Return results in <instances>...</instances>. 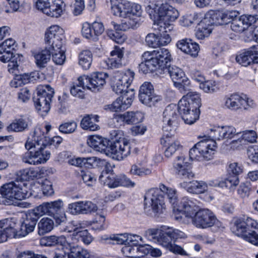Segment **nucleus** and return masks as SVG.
Listing matches in <instances>:
<instances>
[{
    "mask_svg": "<svg viewBox=\"0 0 258 258\" xmlns=\"http://www.w3.org/2000/svg\"><path fill=\"white\" fill-rule=\"evenodd\" d=\"M63 141V139L59 136H54L51 138L47 137L44 134L43 127L37 126L33 133V147L42 145V146L53 145L58 146Z\"/></svg>",
    "mask_w": 258,
    "mask_h": 258,
    "instance_id": "nucleus-28",
    "label": "nucleus"
},
{
    "mask_svg": "<svg viewBox=\"0 0 258 258\" xmlns=\"http://www.w3.org/2000/svg\"><path fill=\"white\" fill-rule=\"evenodd\" d=\"M36 90L38 98L35 104V109L40 116L44 117L50 110L54 90L49 85H39Z\"/></svg>",
    "mask_w": 258,
    "mask_h": 258,
    "instance_id": "nucleus-13",
    "label": "nucleus"
},
{
    "mask_svg": "<svg viewBox=\"0 0 258 258\" xmlns=\"http://www.w3.org/2000/svg\"><path fill=\"white\" fill-rule=\"evenodd\" d=\"M222 125H215L209 129L208 136H200V141L189 151V158L191 160L202 161L212 159L217 151L218 145L216 141H222L225 139H217L214 137L215 131L217 127Z\"/></svg>",
    "mask_w": 258,
    "mask_h": 258,
    "instance_id": "nucleus-6",
    "label": "nucleus"
},
{
    "mask_svg": "<svg viewBox=\"0 0 258 258\" xmlns=\"http://www.w3.org/2000/svg\"><path fill=\"white\" fill-rule=\"evenodd\" d=\"M201 19V15L199 14H186L180 18L179 22L181 26L188 27L193 24L199 23Z\"/></svg>",
    "mask_w": 258,
    "mask_h": 258,
    "instance_id": "nucleus-52",
    "label": "nucleus"
},
{
    "mask_svg": "<svg viewBox=\"0 0 258 258\" xmlns=\"http://www.w3.org/2000/svg\"><path fill=\"white\" fill-rule=\"evenodd\" d=\"M27 123L23 119L16 120L10 124L8 129L9 131H12L14 132H22L27 127Z\"/></svg>",
    "mask_w": 258,
    "mask_h": 258,
    "instance_id": "nucleus-61",
    "label": "nucleus"
},
{
    "mask_svg": "<svg viewBox=\"0 0 258 258\" xmlns=\"http://www.w3.org/2000/svg\"><path fill=\"white\" fill-rule=\"evenodd\" d=\"M124 53L123 47L114 46L110 53V57L103 60L101 62V67L104 69H107L120 68L122 64Z\"/></svg>",
    "mask_w": 258,
    "mask_h": 258,
    "instance_id": "nucleus-30",
    "label": "nucleus"
},
{
    "mask_svg": "<svg viewBox=\"0 0 258 258\" xmlns=\"http://www.w3.org/2000/svg\"><path fill=\"white\" fill-rule=\"evenodd\" d=\"M105 215L103 212L97 213L96 217L93 221L92 228L94 230L101 231L105 229Z\"/></svg>",
    "mask_w": 258,
    "mask_h": 258,
    "instance_id": "nucleus-59",
    "label": "nucleus"
},
{
    "mask_svg": "<svg viewBox=\"0 0 258 258\" xmlns=\"http://www.w3.org/2000/svg\"><path fill=\"white\" fill-rule=\"evenodd\" d=\"M140 250L142 256L145 254H150L153 257H159L162 254L161 250L158 248H155L148 244L140 245Z\"/></svg>",
    "mask_w": 258,
    "mask_h": 258,
    "instance_id": "nucleus-55",
    "label": "nucleus"
},
{
    "mask_svg": "<svg viewBox=\"0 0 258 258\" xmlns=\"http://www.w3.org/2000/svg\"><path fill=\"white\" fill-rule=\"evenodd\" d=\"M81 33L83 36L87 39L96 41V36H93V33L91 24L88 22L83 23Z\"/></svg>",
    "mask_w": 258,
    "mask_h": 258,
    "instance_id": "nucleus-62",
    "label": "nucleus"
},
{
    "mask_svg": "<svg viewBox=\"0 0 258 258\" xmlns=\"http://www.w3.org/2000/svg\"><path fill=\"white\" fill-rule=\"evenodd\" d=\"M46 170L44 168L33 171V196L40 198L42 194L50 196L54 194L51 182L45 178Z\"/></svg>",
    "mask_w": 258,
    "mask_h": 258,
    "instance_id": "nucleus-14",
    "label": "nucleus"
},
{
    "mask_svg": "<svg viewBox=\"0 0 258 258\" xmlns=\"http://www.w3.org/2000/svg\"><path fill=\"white\" fill-rule=\"evenodd\" d=\"M93 54L89 50H82L79 54V64L83 70H88L92 64Z\"/></svg>",
    "mask_w": 258,
    "mask_h": 258,
    "instance_id": "nucleus-47",
    "label": "nucleus"
},
{
    "mask_svg": "<svg viewBox=\"0 0 258 258\" xmlns=\"http://www.w3.org/2000/svg\"><path fill=\"white\" fill-rule=\"evenodd\" d=\"M69 238L63 235H50L42 237L39 242L42 246L58 247L59 251L55 252L53 258H97L88 249L69 242Z\"/></svg>",
    "mask_w": 258,
    "mask_h": 258,
    "instance_id": "nucleus-4",
    "label": "nucleus"
},
{
    "mask_svg": "<svg viewBox=\"0 0 258 258\" xmlns=\"http://www.w3.org/2000/svg\"><path fill=\"white\" fill-rule=\"evenodd\" d=\"M250 60L248 55L247 54L246 49L239 52L236 57V62L243 67L250 66L251 64Z\"/></svg>",
    "mask_w": 258,
    "mask_h": 258,
    "instance_id": "nucleus-64",
    "label": "nucleus"
},
{
    "mask_svg": "<svg viewBox=\"0 0 258 258\" xmlns=\"http://www.w3.org/2000/svg\"><path fill=\"white\" fill-rule=\"evenodd\" d=\"M34 56L36 65L39 68L45 67L51 58L49 50L45 46L44 49L36 52Z\"/></svg>",
    "mask_w": 258,
    "mask_h": 258,
    "instance_id": "nucleus-45",
    "label": "nucleus"
},
{
    "mask_svg": "<svg viewBox=\"0 0 258 258\" xmlns=\"http://www.w3.org/2000/svg\"><path fill=\"white\" fill-rule=\"evenodd\" d=\"M41 146L38 148L33 154V164H44L50 158L51 153L46 146Z\"/></svg>",
    "mask_w": 258,
    "mask_h": 258,
    "instance_id": "nucleus-42",
    "label": "nucleus"
},
{
    "mask_svg": "<svg viewBox=\"0 0 258 258\" xmlns=\"http://www.w3.org/2000/svg\"><path fill=\"white\" fill-rule=\"evenodd\" d=\"M63 1H37L36 7L48 16L59 17L64 9Z\"/></svg>",
    "mask_w": 258,
    "mask_h": 258,
    "instance_id": "nucleus-25",
    "label": "nucleus"
},
{
    "mask_svg": "<svg viewBox=\"0 0 258 258\" xmlns=\"http://www.w3.org/2000/svg\"><path fill=\"white\" fill-rule=\"evenodd\" d=\"M237 15V11H210L204 18L205 21L212 26L213 25H224L231 22Z\"/></svg>",
    "mask_w": 258,
    "mask_h": 258,
    "instance_id": "nucleus-24",
    "label": "nucleus"
},
{
    "mask_svg": "<svg viewBox=\"0 0 258 258\" xmlns=\"http://www.w3.org/2000/svg\"><path fill=\"white\" fill-rule=\"evenodd\" d=\"M158 189L160 192H162L164 195L171 204L173 207L174 218L178 221H181V215L183 213V207L181 203L183 198L181 200L179 205H178V194L176 189L167 186L163 183L159 184Z\"/></svg>",
    "mask_w": 258,
    "mask_h": 258,
    "instance_id": "nucleus-19",
    "label": "nucleus"
},
{
    "mask_svg": "<svg viewBox=\"0 0 258 258\" xmlns=\"http://www.w3.org/2000/svg\"><path fill=\"white\" fill-rule=\"evenodd\" d=\"M145 208L151 207L155 216H159L166 211L164 197L157 188L149 189L145 196Z\"/></svg>",
    "mask_w": 258,
    "mask_h": 258,
    "instance_id": "nucleus-15",
    "label": "nucleus"
},
{
    "mask_svg": "<svg viewBox=\"0 0 258 258\" xmlns=\"http://www.w3.org/2000/svg\"><path fill=\"white\" fill-rule=\"evenodd\" d=\"M160 143L164 148V155L167 158L171 157L182 148L180 143L174 139L172 133H163Z\"/></svg>",
    "mask_w": 258,
    "mask_h": 258,
    "instance_id": "nucleus-32",
    "label": "nucleus"
},
{
    "mask_svg": "<svg viewBox=\"0 0 258 258\" xmlns=\"http://www.w3.org/2000/svg\"><path fill=\"white\" fill-rule=\"evenodd\" d=\"M222 188H226L230 190H234L239 183V178L237 176L229 175L224 179H222Z\"/></svg>",
    "mask_w": 258,
    "mask_h": 258,
    "instance_id": "nucleus-57",
    "label": "nucleus"
},
{
    "mask_svg": "<svg viewBox=\"0 0 258 258\" xmlns=\"http://www.w3.org/2000/svg\"><path fill=\"white\" fill-rule=\"evenodd\" d=\"M9 218H6L0 221V243L6 242L9 238L14 236V230Z\"/></svg>",
    "mask_w": 258,
    "mask_h": 258,
    "instance_id": "nucleus-40",
    "label": "nucleus"
},
{
    "mask_svg": "<svg viewBox=\"0 0 258 258\" xmlns=\"http://www.w3.org/2000/svg\"><path fill=\"white\" fill-rule=\"evenodd\" d=\"M222 105L224 108L231 111L240 109L248 110L255 108L256 103L252 98L246 95H240L234 93L224 96Z\"/></svg>",
    "mask_w": 258,
    "mask_h": 258,
    "instance_id": "nucleus-12",
    "label": "nucleus"
},
{
    "mask_svg": "<svg viewBox=\"0 0 258 258\" xmlns=\"http://www.w3.org/2000/svg\"><path fill=\"white\" fill-rule=\"evenodd\" d=\"M121 251L124 256L129 258H138L142 256L141 251L140 250V246L138 247L126 243L121 248Z\"/></svg>",
    "mask_w": 258,
    "mask_h": 258,
    "instance_id": "nucleus-50",
    "label": "nucleus"
},
{
    "mask_svg": "<svg viewBox=\"0 0 258 258\" xmlns=\"http://www.w3.org/2000/svg\"><path fill=\"white\" fill-rule=\"evenodd\" d=\"M69 164L78 167H84L87 168H92L95 165L101 162H104V170L101 174H104V177H106V174L109 175L111 173H114L113 171L112 167L111 164L104 160L96 157H70L68 160Z\"/></svg>",
    "mask_w": 258,
    "mask_h": 258,
    "instance_id": "nucleus-16",
    "label": "nucleus"
},
{
    "mask_svg": "<svg viewBox=\"0 0 258 258\" xmlns=\"http://www.w3.org/2000/svg\"><path fill=\"white\" fill-rule=\"evenodd\" d=\"M239 14L237 11L236 16L231 21V29L236 32H243L258 20V15H243L239 17Z\"/></svg>",
    "mask_w": 258,
    "mask_h": 258,
    "instance_id": "nucleus-26",
    "label": "nucleus"
},
{
    "mask_svg": "<svg viewBox=\"0 0 258 258\" xmlns=\"http://www.w3.org/2000/svg\"><path fill=\"white\" fill-rule=\"evenodd\" d=\"M145 10L160 31L158 33L147 34L145 38L147 45L152 48L168 45L171 41L169 33L173 30L172 22L179 17L178 11L163 1H147Z\"/></svg>",
    "mask_w": 258,
    "mask_h": 258,
    "instance_id": "nucleus-1",
    "label": "nucleus"
},
{
    "mask_svg": "<svg viewBox=\"0 0 258 258\" xmlns=\"http://www.w3.org/2000/svg\"><path fill=\"white\" fill-rule=\"evenodd\" d=\"M168 73L174 83L175 86L180 91L185 90L190 85L189 79L185 76L183 71L175 66H169L168 68Z\"/></svg>",
    "mask_w": 258,
    "mask_h": 258,
    "instance_id": "nucleus-29",
    "label": "nucleus"
},
{
    "mask_svg": "<svg viewBox=\"0 0 258 258\" xmlns=\"http://www.w3.org/2000/svg\"><path fill=\"white\" fill-rule=\"evenodd\" d=\"M139 97L143 104L149 107L155 105L162 100V97L155 93L153 85L148 82L144 83L141 86Z\"/></svg>",
    "mask_w": 258,
    "mask_h": 258,
    "instance_id": "nucleus-23",
    "label": "nucleus"
},
{
    "mask_svg": "<svg viewBox=\"0 0 258 258\" xmlns=\"http://www.w3.org/2000/svg\"><path fill=\"white\" fill-rule=\"evenodd\" d=\"M82 214H89L96 212L97 207L96 204L90 201H79Z\"/></svg>",
    "mask_w": 258,
    "mask_h": 258,
    "instance_id": "nucleus-54",
    "label": "nucleus"
},
{
    "mask_svg": "<svg viewBox=\"0 0 258 258\" xmlns=\"http://www.w3.org/2000/svg\"><path fill=\"white\" fill-rule=\"evenodd\" d=\"M147 162V159H145L143 161L139 160L138 163L133 164L131 166L128 172L129 174L132 176H137L140 177H145L151 174V167L149 166L146 165Z\"/></svg>",
    "mask_w": 258,
    "mask_h": 258,
    "instance_id": "nucleus-39",
    "label": "nucleus"
},
{
    "mask_svg": "<svg viewBox=\"0 0 258 258\" xmlns=\"http://www.w3.org/2000/svg\"><path fill=\"white\" fill-rule=\"evenodd\" d=\"M16 46V41L12 38H9L0 44V54L4 52H12Z\"/></svg>",
    "mask_w": 258,
    "mask_h": 258,
    "instance_id": "nucleus-63",
    "label": "nucleus"
},
{
    "mask_svg": "<svg viewBox=\"0 0 258 258\" xmlns=\"http://www.w3.org/2000/svg\"><path fill=\"white\" fill-rule=\"evenodd\" d=\"M201 102V95L197 92L187 93L178 102V112L186 124H194L199 119Z\"/></svg>",
    "mask_w": 258,
    "mask_h": 258,
    "instance_id": "nucleus-8",
    "label": "nucleus"
},
{
    "mask_svg": "<svg viewBox=\"0 0 258 258\" xmlns=\"http://www.w3.org/2000/svg\"><path fill=\"white\" fill-rule=\"evenodd\" d=\"M108 77L106 73L103 72H94L89 75H83L78 79L79 84L87 89L96 92L102 88L106 84Z\"/></svg>",
    "mask_w": 258,
    "mask_h": 258,
    "instance_id": "nucleus-17",
    "label": "nucleus"
},
{
    "mask_svg": "<svg viewBox=\"0 0 258 258\" xmlns=\"http://www.w3.org/2000/svg\"><path fill=\"white\" fill-rule=\"evenodd\" d=\"M31 211L29 210L26 214V218L22 224L19 230H17V224L14 219L10 218L11 223L13 224V227L14 231L13 238H18L24 237L29 233L32 231V217L31 215Z\"/></svg>",
    "mask_w": 258,
    "mask_h": 258,
    "instance_id": "nucleus-33",
    "label": "nucleus"
},
{
    "mask_svg": "<svg viewBox=\"0 0 258 258\" xmlns=\"http://www.w3.org/2000/svg\"><path fill=\"white\" fill-rule=\"evenodd\" d=\"M171 60V54L167 48L147 51L142 55L143 61L140 64L139 69L145 74L158 69L163 70Z\"/></svg>",
    "mask_w": 258,
    "mask_h": 258,
    "instance_id": "nucleus-9",
    "label": "nucleus"
},
{
    "mask_svg": "<svg viewBox=\"0 0 258 258\" xmlns=\"http://www.w3.org/2000/svg\"><path fill=\"white\" fill-rule=\"evenodd\" d=\"M104 177V174H101L99 177L100 182L107 185L108 187L113 188L120 186L121 175H116L115 173H111L109 175L106 174Z\"/></svg>",
    "mask_w": 258,
    "mask_h": 258,
    "instance_id": "nucleus-43",
    "label": "nucleus"
},
{
    "mask_svg": "<svg viewBox=\"0 0 258 258\" xmlns=\"http://www.w3.org/2000/svg\"><path fill=\"white\" fill-rule=\"evenodd\" d=\"M77 124L73 121L71 120L62 123L59 125V131L64 134H70L74 133L77 129Z\"/></svg>",
    "mask_w": 258,
    "mask_h": 258,
    "instance_id": "nucleus-60",
    "label": "nucleus"
},
{
    "mask_svg": "<svg viewBox=\"0 0 258 258\" xmlns=\"http://www.w3.org/2000/svg\"><path fill=\"white\" fill-rule=\"evenodd\" d=\"M134 90H130L117 98L112 104L105 106V109L112 112H119L130 107L134 99Z\"/></svg>",
    "mask_w": 258,
    "mask_h": 258,
    "instance_id": "nucleus-27",
    "label": "nucleus"
},
{
    "mask_svg": "<svg viewBox=\"0 0 258 258\" xmlns=\"http://www.w3.org/2000/svg\"><path fill=\"white\" fill-rule=\"evenodd\" d=\"M48 216L53 215L54 213L60 210L64 206V203L61 199H57L53 201L46 202Z\"/></svg>",
    "mask_w": 258,
    "mask_h": 258,
    "instance_id": "nucleus-56",
    "label": "nucleus"
},
{
    "mask_svg": "<svg viewBox=\"0 0 258 258\" xmlns=\"http://www.w3.org/2000/svg\"><path fill=\"white\" fill-rule=\"evenodd\" d=\"M176 46L183 53L189 54L194 57L198 56L200 51L199 44L190 39L185 38L178 40Z\"/></svg>",
    "mask_w": 258,
    "mask_h": 258,
    "instance_id": "nucleus-36",
    "label": "nucleus"
},
{
    "mask_svg": "<svg viewBox=\"0 0 258 258\" xmlns=\"http://www.w3.org/2000/svg\"><path fill=\"white\" fill-rule=\"evenodd\" d=\"M173 168L175 173L181 179H190L194 177L189 159L183 154L175 157L173 163Z\"/></svg>",
    "mask_w": 258,
    "mask_h": 258,
    "instance_id": "nucleus-22",
    "label": "nucleus"
},
{
    "mask_svg": "<svg viewBox=\"0 0 258 258\" xmlns=\"http://www.w3.org/2000/svg\"><path fill=\"white\" fill-rule=\"evenodd\" d=\"M181 204L183 213L186 218L190 219L191 223L198 229H206L214 225L220 227L221 223L214 213L208 209H199L196 203L188 198L183 199Z\"/></svg>",
    "mask_w": 258,
    "mask_h": 258,
    "instance_id": "nucleus-5",
    "label": "nucleus"
},
{
    "mask_svg": "<svg viewBox=\"0 0 258 258\" xmlns=\"http://www.w3.org/2000/svg\"><path fill=\"white\" fill-rule=\"evenodd\" d=\"M256 188V184H252L248 181L243 182L238 186L237 192L240 198L244 199L248 197L250 194L254 192Z\"/></svg>",
    "mask_w": 258,
    "mask_h": 258,
    "instance_id": "nucleus-49",
    "label": "nucleus"
},
{
    "mask_svg": "<svg viewBox=\"0 0 258 258\" xmlns=\"http://www.w3.org/2000/svg\"><path fill=\"white\" fill-rule=\"evenodd\" d=\"M146 237L175 254L188 256V253L180 245L172 242L187 238V235L179 229L167 225H161L150 228L145 232Z\"/></svg>",
    "mask_w": 258,
    "mask_h": 258,
    "instance_id": "nucleus-3",
    "label": "nucleus"
},
{
    "mask_svg": "<svg viewBox=\"0 0 258 258\" xmlns=\"http://www.w3.org/2000/svg\"><path fill=\"white\" fill-rule=\"evenodd\" d=\"M27 185V183H23L22 184L15 180L2 186L0 192L5 198L3 201L4 204L20 207H29L30 204L21 202L27 196L28 191Z\"/></svg>",
    "mask_w": 258,
    "mask_h": 258,
    "instance_id": "nucleus-11",
    "label": "nucleus"
},
{
    "mask_svg": "<svg viewBox=\"0 0 258 258\" xmlns=\"http://www.w3.org/2000/svg\"><path fill=\"white\" fill-rule=\"evenodd\" d=\"M50 55H52V59L54 63L57 65H62L64 63L66 59V49L63 45L58 48L55 47L48 49Z\"/></svg>",
    "mask_w": 258,
    "mask_h": 258,
    "instance_id": "nucleus-44",
    "label": "nucleus"
},
{
    "mask_svg": "<svg viewBox=\"0 0 258 258\" xmlns=\"http://www.w3.org/2000/svg\"><path fill=\"white\" fill-rule=\"evenodd\" d=\"M199 88L206 93L212 94L217 92L219 88L217 83L213 80H206L199 85Z\"/></svg>",
    "mask_w": 258,
    "mask_h": 258,
    "instance_id": "nucleus-53",
    "label": "nucleus"
},
{
    "mask_svg": "<svg viewBox=\"0 0 258 258\" xmlns=\"http://www.w3.org/2000/svg\"><path fill=\"white\" fill-rule=\"evenodd\" d=\"M99 116L97 115H86L81 120L80 125L84 130L96 131L100 129V126L96 123L99 121Z\"/></svg>",
    "mask_w": 258,
    "mask_h": 258,
    "instance_id": "nucleus-41",
    "label": "nucleus"
},
{
    "mask_svg": "<svg viewBox=\"0 0 258 258\" xmlns=\"http://www.w3.org/2000/svg\"><path fill=\"white\" fill-rule=\"evenodd\" d=\"M110 136L112 141L106 149L105 154L114 160H124L131 153L130 141L124 132L120 130H112Z\"/></svg>",
    "mask_w": 258,
    "mask_h": 258,
    "instance_id": "nucleus-10",
    "label": "nucleus"
},
{
    "mask_svg": "<svg viewBox=\"0 0 258 258\" xmlns=\"http://www.w3.org/2000/svg\"><path fill=\"white\" fill-rule=\"evenodd\" d=\"M214 137L217 139H233L227 147V149L235 150L248 143H253L256 141L257 135L254 130H245L237 132L232 125H222L217 127L215 131Z\"/></svg>",
    "mask_w": 258,
    "mask_h": 258,
    "instance_id": "nucleus-7",
    "label": "nucleus"
},
{
    "mask_svg": "<svg viewBox=\"0 0 258 258\" xmlns=\"http://www.w3.org/2000/svg\"><path fill=\"white\" fill-rule=\"evenodd\" d=\"M32 177V170L31 168L25 169L17 171L16 173L15 180L22 184L25 181H29Z\"/></svg>",
    "mask_w": 258,
    "mask_h": 258,
    "instance_id": "nucleus-58",
    "label": "nucleus"
},
{
    "mask_svg": "<svg viewBox=\"0 0 258 258\" xmlns=\"http://www.w3.org/2000/svg\"><path fill=\"white\" fill-rule=\"evenodd\" d=\"M144 114L140 111H127L123 114H114L113 118L117 122H122L127 124H132L142 122Z\"/></svg>",
    "mask_w": 258,
    "mask_h": 258,
    "instance_id": "nucleus-35",
    "label": "nucleus"
},
{
    "mask_svg": "<svg viewBox=\"0 0 258 258\" xmlns=\"http://www.w3.org/2000/svg\"><path fill=\"white\" fill-rule=\"evenodd\" d=\"M255 225H256V221L251 218H234L231 223L230 229L235 235L242 238L248 228Z\"/></svg>",
    "mask_w": 258,
    "mask_h": 258,
    "instance_id": "nucleus-31",
    "label": "nucleus"
},
{
    "mask_svg": "<svg viewBox=\"0 0 258 258\" xmlns=\"http://www.w3.org/2000/svg\"><path fill=\"white\" fill-rule=\"evenodd\" d=\"M179 117L178 107L175 104L167 106L163 113L162 130L163 133H173L177 127Z\"/></svg>",
    "mask_w": 258,
    "mask_h": 258,
    "instance_id": "nucleus-18",
    "label": "nucleus"
},
{
    "mask_svg": "<svg viewBox=\"0 0 258 258\" xmlns=\"http://www.w3.org/2000/svg\"><path fill=\"white\" fill-rule=\"evenodd\" d=\"M53 220L49 217L42 218L38 223V233L43 235L51 231L54 228Z\"/></svg>",
    "mask_w": 258,
    "mask_h": 258,
    "instance_id": "nucleus-48",
    "label": "nucleus"
},
{
    "mask_svg": "<svg viewBox=\"0 0 258 258\" xmlns=\"http://www.w3.org/2000/svg\"><path fill=\"white\" fill-rule=\"evenodd\" d=\"M74 227L71 230L65 229V231L68 232H73L72 234L71 235L72 240L74 241H81L86 245L90 244L93 238L89 233L88 231L87 230H82L78 224L74 225Z\"/></svg>",
    "mask_w": 258,
    "mask_h": 258,
    "instance_id": "nucleus-38",
    "label": "nucleus"
},
{
    "mask_svg": "<svg viewBox=\"0 0 258 258\" xmlns=\"http://www.w3.org/2000/svg\"><path fill=\"white\" fill-rule=\"evenodd\" d=\"M178 186L193 194H201L208 191V184L202 180H194L189 182L183 181Z\"/></svg>",
    "mask_w": 258,
    "mask_h": 258,
    "instance_id": "nucleus-34",
    "label": "nucleus"
},
{
    "mask_svg": "<svg viewBox=\"0 0 258 258\" xmlns=\"http://www.w3.org/2000/svg\"><path fill=\"white\" fill-rule=\"evenodd\" d=\"M64 31L58 25H53L48 27L44 34V44L46 49L54 47L58 48L63 45Z\"/></svg>",
    "mask_w": 258,
    "mask_h": 258,
    "instance_id": "nucleus-20",
    "label": "nucleus"
},
{
    "mask_svg": "<svg viewBox=\"0 0 258 258\" xmlns=\"http://www.w3.org/2000/svg\"><path fill=\"white\" fill-rule=\"evenodd\" d=\"M109 140L98 135L89 136L87 137V145L94 150L105 153L109 145Z\"/></svg>",
    "mask_w": 258,
    "mask_h": 258,
    "instance_id": "nucleus-37",
    "label": "nucleus"
},
{
    "mask_svg": "<svg viewBox=\"0 0 258 258\" xmlns=\"http://www.w3.org/2000/svg\"><path fill=\"white\" fill-rule=\"evenodd\" d=\"M134 77V73L131 70L118 73L115 76L111 86L113 91L116 94H126L130 90L128 88L132 83Z\"/></svg>",
    "mask_w": 258,
    "mask_h": 258,
    "instance_id": "nucleus-21",
    "label": "nucleus"
},
{
    "mask_svg": "<svg viewBox=\"0 0 258 258\" xmlns=\"http://www.w3.org/2000/svg\"><path fill=\"white\" fill-rule=\"evenodd\" d=\"M111 13L115 16L122 18L121 23L112 22L115 31H108V36L117 43H123L126 36L122 32L129 29H134L139 26L142 13L141 6L131 1H111Z\"/></svg>",
    "mask_w": 258,
    "mask_h": 258,
    "instance_id": "nucleus-2",
    "label": "nucleus"
},
{
    "mask_svg": "<svg viewBox=\"0 0 258 258\" xmlns=\"http://www.w3.org/2000/svg\"><path fill=\"white\" fill-rule=\"evenodd\" d=\"M256 225L248 228L242 239L251 244L258 246V223L256 221Z\"/></svg>",
    "mask_w": 258,
    "mask_h": 258,
    "instance_id": "nucleus-51",
    "label": "nucleus"
},
{
    "mask_svg": "<svg viewBox=\"0 0 258 258\" xmlns=\"http://www.w3.org/2000/svg\"><path fill=\"white\" fill-rule=\"evenodd\" d=\"M199 24V28L196 33V36L198 39H204L208 37L212 31V26L205 21V18L201 19Z\"/></svg>",
    "mask_w": 258,
    "mask_h": 258,
    "instance_id": "nucleus-46",
    "label": "nucleus"
}]
</instances>
